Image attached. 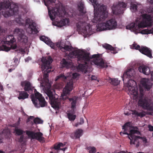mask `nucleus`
<instances>
[{
  "mask_svg": "<svg viewBox=\"0 0 153 153\" xmlns=\"http://www.w3.org/2000/svg\"><path fill=\"white\" fill-rule=\"evenodd\" d=\"M134 74V71L133 68L128 69L124 73L122 77L124 82H127L128 86L126 88L128 94L132 96L134 100L137 99L138 97V89L133 86V83L136 84V82L133 79H130Z\"/></svg>",
  "mask_w": 153,
  "mask_h": 153,
  "instance_id": "obj_1",
  "label": "nucleus"
},
{
  "mask_svg": "<svg viewBox=\"0 0 153 153\" xmlns=\"http://www.w3.org/2000/svg\"><path fill=\"white\" fill-rule=\"evenodd\" d=\"M89 0L92 4L94 9V17L93 22L97 23L104 20L108 15L106 6L104 5H100L97 0Z\"/></svg>",
  "mask_w": 153,
  "mask_h": 153,
  "instance_id": "obj_2",
  "label": "nucleus"
},
{
  "mask_svg": "<svg viewBox=\"0 0 153 153\" xmlns=\"http://www.w3.org/2000/svg\"><path fill=\"white\" fill-rule=\"evenodd\" d=\"M89 54L84 53L79 50H75L70 52L69 56L72 58H77L79 64L78 69L82 71H86L87 62L90 60Z\"/></svg>",
  "mask_w": 153,
  "mask_h": 153,
  "instance_id": "obj_3",
  "label": "nucleus"
},
{
  "mask_svg": "<svg viewBox=\"0 0 153 153\" xmlns=\"http://www.w3.org/2000/svg\"><path fill=\"white\" fill-rule=\"evenodd\" d=\"M84 7L83 2L80 1L78 5L79 13L76 15V19L79 21L76 25L77 29L79 30L85 29L86 27L89 24L87 22L88 20V18L86 14V12L84 10Z\"/></svg>",
  "mask_w": 153,
  "mask_h": 153,
  "instance_id": "obj_4",
  "label": "nucleus"
},
{
  "mask_svg": "<svg viewBox=\"0 0 153 153\" xmlns=\"http://www.w3.org/2000/svg\"><path fill=\"white\" fill-rule=\"evenodd\" d=\"M2 10L1 14L5 17L16 15L18 11V6L14 4L11 5L9 0H3L0 1V10Z\"/></svg>",
  "mask_w": 153,
  "mask_h": 153,
  "instance_id": "obj_5",
  "label": "nucleus"
},
{
  "mask_svg": "<svg viewBox=\"0 0 153 153\" xmlns=\"http://www.w3.org/2000/svg\"><path fill=\"white\" fill-rule=\"evenodd\" d=\"M73 87V84L72 82H68L63 89V93L61 94L63 100H65L68 99L71 104V108L72 110L74 111V109L76 108V105L77 103V97L76 96L69 98L67 95L69 94L71 91L72 90Z\"/></svg>",
  "mask_w": 153,
  "mask_h": 153,
  "instance_id": "obj_6",
  "label": "nucleus"
},
{
  "mask_svg": "<svg viewBox=\"0 0 153 153\" xmlns=\"http://www.w3.org/2000/svg\"><path fill=\"white\" fill-rule=\"evenodd\" d=\"M41 61V68L42 71H44L43 81L45 82V84H48L49 83L48 74L51 71V67L50 64L52 62L53 59L50 56L48 57H43Z\"/></svg>",
  "mask_w": 153,
  "mask_h": 153,
  "instance_id": "obj_7",
  "label": "nucleus"
},
{
  "mask_svg": "<svg viewBox=\"0 0 153 153\" xmlns=\"http://www.w3.org/2000/svg\"><path fill=\"white\" fill-rule=\"evenodd\" d=\"M45 5L47 6L48 12V14L51 19L53 21L54 20L56 16L59 17H62L65 13V11L62 10L60 11L59 8L56 7L53 8L52 7V10L49 7V4L54 3L56 0H43Z\"/></svg>",
  "mask_w": 153,
  "mask_h": 153,
  "instance_id": "obj_8",
  "label": "nucleus"
},
{
  "mask_svg": "<svg viewBox=\"0 0 153 153\" xmlns=\"http://www.w3.org/2000/svg\"><path fill=\"white\" fill-rule=\"evenodd\" d=\"M45 91L49 97L50 103L52 107L55 109H58L61 105V100L58 98V95L53 94L51 89L49 88L47 89Z\"/></svg>",
  "mask_w": 153,
  "mask_h": 153,
  "instance_id": "obj_9",
  "label": "nucleus"
},
{
  "mask_svg": "<svg viewBox=\"0 0 153 153\" xmlns=\"http://www.w3.org/2000/svg\"><path fill=\"white\" fill-rule=\"evenodd\" d=\"M31 100L35 106L37 108L44 107L47 105L48 103L45 101L44 97L38 92L35 93L34 96L31 97Z\"/></svg>",
  "mask_w": 153,
  "mask_h": 153,
  "instance_id": "obj_10",
  "label": "nucleus"
},
{
  "mask_svg": "<svg viewBox=\"0 0 153 153\" xmlns=\"http://www.w3.org/2000/svg\"><path fill=\"white\" fill-rule=\"evenodd\" d=\"M130 137H131V141H130V144H135L136 146L138 147L139 146V142L138 139H141L143 142L145 143H147V139L146 137H141L140 136H136L134 134L137 135H141L140 132L138 130H132L131 131Z\"/></svg>",
  "mask_w": 153,
  "mask_h": 153,
  "instance_id": "obj_11",
  "label": "nucleus"
},
{
  "mask_svg": "<svg viewBox=\"0 0 153 153\" xmlns=\"http://www.w3.org/2000/svg\"><path fill=\"white\" fill-rule=\"evenodd\" d=\"M142 20L139 22V26L142 28L151 26L153 24L152 16L150 14L145 13L142 15Z\"/></svg>",
  "mask_w": 153,
  "mask_h": 153,
  "instance_id": "obj_12",
  "label": "nucleus"
},
{
  "mask_svg": "<svg viewBox=\"0 0 153 153\" xmlns=\"http://www.w3.org/2000/svg\"><path fill=\"white\" fill-rule=\"evenodd\" d=\"M127 5L123 2H119L118 4L114 3L111 7L113 13L115 15L123 14V9L126 7Z\"/></svg>",
  "mask_w": 153,
  "mask_h": 153,
  "instance_id": "obj_13",
  "label": "nucleus"
},
{
  "mask_svg": "<svg viewBox=\"0 0 153 153\" xmlns=\"http://www.w3.org/2000/svg\"><path fill=\"white\" fill-rule=\"evenodd\" d=\"M138 104L139 106L141 107L144 109L153 111V104L148 99L139 98Z\"/></svg>",
  "mask_w": 153,
  "mask_h": 153,
  "instance_id": "obj_14",
  "label": "nucleus"
},
{
  "mask_svg": "<svg viewBox=\"0 0 153 153\" xmlns=\"http://www.w3.org/2000/svg\"><path fill=\"white\" fill-rule=\"evenodd\" d=\"M27 135L32 139H36L40 143H44L45 141V138L43 136V134L40 132H35L33 131L29 130L25 131Z\"/></svg>",
  "mask_w": 153,
  "mask_h": 153,
  "instance_id": "obj_15",
  "label": "nucleus"
},
{
  "mask_svg": "<svg viewBox=\"0 0 153 153\" xmlns=\"http://www.w3.org/2000/svg\"><path fill=\"white\" fill-rule=\"evenodd\" d=\"M92 58L94 59L92 62L96 65L98 68H103L108 67L107 65L104 62L103 59L100 57L99 54L92 55Z\"/></svg>",
  "mask_w": 153,
  "mask_h": 153,
  "instance_id": "obj_16",
  "label": "nucleus"
},
{
  "mask_svg": "<svg viewBox=\"0 0 153 153\" xmlns=\"http://www.w3.org/2000/svg\"><path fill=\"white\" fill-rule=\"evenodd\" d=\"M25 22L26 25H29V26L26 29V31L27 33L31 34L33 33H38L36 28V24L32 20L28 18L26 19Z\"/></svg>",
  "mask_w": 153,
  "mask_h": 153,
  "instance_id": "obj_17",
  "label": "nucleus"
},
{
  "mask_svg": "<svg viewBox=\"0 0 153 153\" xmlns=\"http://www.w3.org/2000/svg\"><path fill=\"white\" fill-rule=\"evenodd\" d=\"M14 33L18 36L19 39L24 43L27 42V37L25 35L24 31L22 29L16 28L14 31Z\"/></svg>",
  "mask_w": 153,
  "mask_h": 153,
  "instance_id": "obj_18",
  "label": "nucleus"
},
{
  "mask_svg": "<svg viewBox=\"0 0 153 153\" xmlns=\"http://www.w3.org/2000/svg\"><path fill=\"white\" fill-rule=\"evenodd\" d=\"M126 28L127 29L133 30L134 32L137 33H140V29L142 28L141 26H139V23L137 25L134 22H132L127 25L126 26Z\"/></svg>",
  "mask_w": 153,
  "mask_h": 153,
  "instance_id": "obj_19",
  "label": "nucleus"
},
{
  "mask_svg": "<svg viewBox=\"0 0 153 153\" xmlns=\"http://www.w3.org/2000/svg\"><path fill=\"white\" fill-rule=\"evenodd\" d=\"M141 83L143 87L147 91H149L152 86V83L150 80L145 78H143L141 80Z\"/></svg>",
  "mask_w": 153,
  "mask_h": 153,
  "instance_id": "obj_20",
  "label": "nucleus"
},
{
  "mask_svg": "<svg viewBox=\"0 0 153 153\" xmlns=\"http://www.w3.org/2000/svg\"><path fill=\"white\" fill-rule=\"evenodd\" d=\"M106 24L108 30H111L116 28L117 23L115 18H111L107 20Z\"/></svg>",
  "mask_w": 153,
  "mask_h": 153,
  "instance_id": "obj_21",
  "label": "nucleus"
},
{
  "mask_svg": "<svg viewBox=\"0 0 153 153\" xmlns=\"http://www.w3.org/2000/svg\"><path fill=\"white\" fill-rule=\"evenodd\" d=\"M40 40L45 42L47 45L50 46L51 48L53 49H55L56 48L54 44L48 38L45 36H40Z\"/></svg>",
  "mask_w": 153,
  "mask_h": 153,
  "instance_id": "obj_22",
  "label": "nucleus"
},
{
  "mask_svg": "<svg viewBox=\"0 0 153 153\" xmlns=\"http://www.w3.org/2000/svg\"><path fill=\"white\" fill-rule=\"evenodd\" d=\"M139 51L142 54L147 56L150 58L152 57L151 51L146 46H141V49L139 50Z\"/></svg>",
  "mask_w": 153,
  "mask_h": 153,
  "instance_id": "obj_23",
  "label": "nucleus"
},
{
  "mask_svg": "<svg viewBox=\"0 0 153 153\" xmlns=\"http://www.w3.org/2000/svg\"><path fill=\"white\" fill-rule=\"evenodd\" d=\"M83 130L80 129L76 130L74 132L71 133L70 135V137L73 139L79 138L82 135Z\"/></svg>",
  "mask_w": 153,
  "mask_h": 153,
  "instance_id": "obj_24",
  "label": "nucleus"
},
{
  "mask_svg": "<svg viewBox=\"0 0 153 153\" xmlns=\"http://www.w3.org/2000/svg\"><path fill=\"white\" fill-rule=\"evenodd\" d=\"M138 70L140 72L146 75H149L150 73L149 67L144 65L140 66L139 67Z\"/></svg>",
  "mask_w": 153,
  "mask_h": 153,
  "instance_id": "obj_25",
  "label": "nucleus"
},
{
  "mask_svg": "<svg viewBox=\"0 0 153 153\" xmlns=\"http://www.w3.org/2000/svg\"><path fill=\"white\" fill-rule=\"evenodd\" d=\"M62 67V68H70L71 66V62L68 59L63 58L61 62Z\"/></svg>",
  "mask_w": 153,
  "mask_h": 153,
  "instance_id": "obj_26",
  "label": "nucleus"
},
{
  "mask_svg": "<svg viewBox=\"0 0 153 153\" xmlns=\"http://www.w3.org/2000/svg\"><path fill=\"white\" fill-rule=\"evenodd\" d=\"M22 86L24 85V90L25 91H32V86L30 82L26 81L22 82L21 84Z\"/></svg>",
  "mask_w": 153,
  "mask_h": 153,
  "instance_id": "obj_27",
  "label": "nucleus"
},
{
  "mask_svg": "<svg viewBox=\"0 0 153 153\" xmlns=\"http://www.w3.org/2000/svg\"><path fill=\"white\" fill-rule=\"evenodd\" d=\"M97 30L100 31L108 30L106 22L99 23L97 25Z\"/></svg>",
  "mask_w": 153,
  "mask_h": 153,
  "instance_id": "obj_28",
  "label": "nucleus"
},
{
  "mask_svg": "<svg viewBox=\"0 0 153 153\" xmlns=\"http://www.w3.org/2000/svg\"><path fill=\"white\" fill-rule=\"evenodd\" d=\"M19 94L18 97L19 100H24L28 98L29 94L25 91H19Z\"/></svg>",
  "mask_w": 153,
  "mask_h": 153,
  "instance_id": "obj_29",
  "label": "nucleus"
},
{
  "mask_svg": "<svg viewBox=\"0 0 153 153\" xmlns=\"http://www.w3.org/2000/svg\"><path fill=\"white\" fill-rule=\"evenodd\" d=\"M65 145V144H63L62 143H59L57 145L55 144L54 145L53 148L56 150H61L63 151H65L66 148H60V147H63Z\"/></svg>",
  "mask_w": 153,
  "mask_h": 153,
  "instance_id": "obj_30",
  "label": "nucleus"
},
{
  "mask_svg": "<svg viewBox=\"0 0 153 153\" xmlns=\"http://www.w3.org/2000/svg\"><path fill=\"white\" fill-rule=\"evenodd\" d=\"M25 132L23 130L19 128L18 127L16 126L14 130V133L16 136H20L22 135V134Z\"/></svg>",
  "mask_w": 153,
  "mask_h": 153,
  "instance_id": "obj_31",
  "label": "nucleus"
},
{
  "mask_svg": "<svg viewBox=\"0 0 153 153\" xmlns=\"http://www.w3.org/2000/svg\"><path fill=\"white\" fill-rule=\"evenodd\" d=\"M128 123H127L124 124L123 126V129L124 130V131L123 132H120V134L121 135L122 134H127L128 136L127 137L130 140V141H131V137L130 136V134L131 133V131L132 130H135L134 129H131L129 131V133H128L127 132H126V126L127 125Z\"/></svg>",
  "mask_w": 153,
  "mask_h": 153,
  "instance_id": "obj_32",
  "label": "nucleus"
},
{
  "mask_svg": "<svg viewBox=\"0 0 153 153\" xmlns=\"http://www.w3.org/2000/svg\"><path fill=\"white\" fill-rule=\"evenodd\" d=\"M140 33L144 34H153V27L150 29H147L142 30Z\"/></svg>",
  "mask_w": 153,
  "mask_h": 153,
  "instance_id": "obj_33",
  "label": "nucleus"
},
{
  "mask_svg": "<svg viewBox=\"0 0 153 153\" xmlns=\"http://www.w3.org/2000/svg\"><path fill=\"white\" fill-rule=\"evenodd\" d=\"M68 77V76H65L63 74H61L57 76L56 78V81L60 79L63 81H65V80L67 79Z\"/></svg>",
  "mask_w": 153,
  "mask_h": 153,
  "instance_id": "obj_34",
  "label": "nucleus"
},
{
  "mask_svg": "<svg viewBox=\"0 0 153 153\" xmlns=\"http://www.w3.org/2000/svg\"><path fill=\"white\" fill-rule=\"evenodd\" d=\"M108 81L111 84L114 85H117L120 83V81L116 79L109 78Z\"/></svg>",
  "mask_w": 153,
  "mask_h": 153,
  "instance_id": "obj_35",
  "label": "nucleus"
},
{
  "mask_svg": "<svg viewBox=\"0 0 153 153\" xmlns=\"http://www.w3.org/2000/svg\"><path fill=\"white\" fill-rule=\"evenodd\" d=\"M103 47L107 50H109L111 51H114L115 50V48L113 47L111 45L108 44H105L102 45Z\"/></svg>",
  "mask_w": 153,
  "mask_h": 153,
  "instance_id": "obj_36",
  "label": "nucleus"
},
{
  "mask_svg": "<svg viewBox=\"0 0 153 153\" xmlns=\"http://www.w3.org/2000/svg\"><path fill=\"white\" fill-rule=\"evenodd\" d=\"M69 120L71 121H73L76 118V115L73 114L71 113H68L67 114Z\"/></svg>",
  "mask_w": 153,
  "mask_h": 153,
  "instance_id": "obj_37",
  "label": "nucleus"
},
{
  "mask_svg": "<svg viewBox=\"0 0 153 153\" xmlns=\"http://www.w3.org/2000/svg\"><path fill=\"white\" fill-rule=\"evenodd\" d=\"M133 114L136 116L140 117H143L145 116V114L144 112H141L139 113L136 111H133Z\"/></svg>",
  "mask_w": 153,
  "mask_h": 153,
  "instance_id": "obj_38",
  "label": "nucleus"
},
{
  "mask_svg": "<svg viewBox=\"0 0 153 153\" xmlns=\"http://www.w3.org/2000/svg\"><path fill=\"white\" fill-rule=\"evenodd\" d=\"M33 122L35 124H42L43 123V121L40 119L36 117L34 119Z\"/></svg>",
  "mask_w": 153,
  "mask_h": 153,
  "instance_id": "obj_39",
  "label": "nucleus"
},
{
  "mask_svg": "<svg viewBox=\"0 0 153 153\" xmlns=\"http://www.w3.org/2000/svg\"><path fill=\"white\" fill-rule=\"evenodd\" d=\"M13 62L12 65H13V67L16 68L18 65L19 62H18V59L16 58L15 57L13 59Z\"/></svg>",
  "mask_w": 153,
  "mask_h": 153,
  "instance_id": "obj_40",
  "label": "nucleus"
},
{
  "mask_svg": "<svg viewBox=\"0 0 153 153\" xmlns=\"http://www.w3.org/2000/svg\"><path fill=\"white\" fill-rule=\"evenodd\" d=\"M87 149L89 150V153H95L96 152V148L94 147H89Z\"/></svg>",
  "mask_w": 153,
  "mask_h": 153,
  "instance_id": "obj_41",
  "label": "nucleus"
},
{
  "mask_svg": "<svg viewBox=\"0 0 153 153\" xmlns=\"http://www.w3.org/2000/svg\"><path fill=\"white\" fill-rule=\"evenodd\" d=\"M132 48L138 50L139 51V50L141 49V48H140V46L139 45H137L135 42H134L133 44L132 45Z\"/></svg>",
  "mask_w": 153,
  "mask_h": 153,
  "instance_id": "obj_42",
  "label": "nucleus"
},
{
  "mask_svg": "<svg viewBox=\"0 0 153 153\" xmlns=\"http://www.w3.org/2000/svg\"><path fill=\"white\" fill-rule=\"evenodd\" d=\"M62 49H63L65 50L70 51L71 50V47L68 45H65L64 47L62 46Z\"/></svg>",
  "mask_w": 153,
  "mask_h": 153,
  "instance_id": "obj_43",
  "label": "nucleus"
},
{
  "mask_svg": "<svg viewBox=\"0 0 153 153\" xmlns=\"http://www.w3.org/2000/svg\"><path fill=\"white\" fill-rule=\"evenodd\" d=\"M131 8H132L134 11H136L137 9V5L135 4H132V2H131Z\"/></svg>",
  "mask_w": 153,
  "mask_h": 153,
  "instance_id": "obj_44",
  "label": "nucleus"
},
{
  "mask_svg": "<svg viewBox=\"0 0 153 153\" xmlns=\"http://www.w3.org/2000/svg\"><path fill=\"white\" fill-rule=\"evenodd\" d=\"M20 136V137L18 139V141L19 143H22L23 140L24 136L23 135Z\"/></svg>",
  "mask_w": 153,
  "mask_h": 153,
  "instance_id": "obj_45",
  "label": "nucleus"
},
{
  "mask_svg": "<svg viewBox=\"0 0 153 153\" xmlns=\"http://www.w3.org/2000/svg\"><path fill=\"white\" fill-rule=\"evenodd\" d=\"M9 37H11V39H10L9 41L12 44L15 41V40L13 36L12 35H10L9 36Z\"/></svg>",
  "mask_w": 153,
  "mask_h": 153,
  "instance_id": "obj_46",
  "label": "nucleus"
},
{
  "mask_svg": "<svg viewBox=\"0 0 153 153\" xmlns=\"http://www.w3.org/2000/svg\"><path fill=\"white\" fill-rule=\"evenodd\" d=\"M3 48L4 50L5 51H7L10 50V48L9 47H7L6 45H4L3 46Z\"/></svg>",
  "mask_w": 153,
  "mask_h": 153,
  "instance_id": "obj_47",
  "label": "nucleus"
},
{
  "mask_svg": "<svg viewBox=\"0 0 153 153\" xmlns=\"http://www.w3.org/2000/svg\"><path fill=\"white\" fill-rule=\"evenodd\" d=\"M78 75V74L76 73H74L72 74L73 77L74 79L76 78Z\"/></svg>",
  "mask_w": 153,
  "mask_h": 153,
  "instance_id": "obj_48",
  "label": "nucleus"
},
{
  "mask_svg": "<svg viewBox=\"0 0 153 153\" xmlns=\"http://www.w3.org/2000/svg\"><path fill=\"white\" fill-rule=\"evenodd\" d=\"M149 130L150 131H153V126L151 125H149L148 126Z\"/></svg>",
  "mask_w": 153,
  "mask_h": 153,
  "instance_id": "obj_49",
  "label": "nucleus"
},
{
  "mask_svg": "<svg viewBox=\"0 0 153 153\" xmlns=\"http://www.w3.org/2000/svg\"><path fill=\"white\" fill-rule=\"evenodd\" d=\"M84 123V120L83 118H81L80 119V122H79V124L82 125Z\"/></svg>",
  "mask_w": 153,
  "mask_h": 153,
  "instance_id": "obj_50",
  "label": "nucleus"
},
{
  "mask_svg": "<svg viewBox=\"0 0 153 153\" xmlns=\"http://www.w3.org/2000/svg\"><path fill=\"white\" fill-rule=\"evenodd\" d=\"M11 48L13 49H15L17 48V45L16 44H12L11 46Z\"/></svg>",
  "mask_w": 153,
  "mask_h": 153,
  "instance_id": "obj_51",
  "label": "nucleus"
},
{
  "mask_svg": "<svg viewBox=\"0 0 153 153\" xmlns=\"http://www.w3.org/2000/svg\"><path fill=\"white\" fill-rule=\"evenodd\" d=\"M34 118L33 116H30L29 118H28L27 120V122H29L31 120L33 119Z\"/></svg>",
  "mask_w": 153,
  "mask_h": 153,
  "instance_id": "obj_52",
  "label": "nucleus"
},
{
  "mask_svg": "<svg viewBox=\"0 0 153 153\" xmlns=\"http://www.w3.org/2000/svg\"><path fill=\"white\" fill-rule=\"evenodd\" d=\"M97 79V77L94 75H92L91 77V79L92 80H96Z\"/></svg>",
  "mask_w": 153,
  "mask_h": 153,
  "instance_id": "obj_53",
  "label": "nucleus"
},
{
  "mask_svg": "<svg viewBox=\"0 0 153 153\" xmlns=\"http://www.w3.org/2000/svg\"><path fill=\"white\" fill-rule=\"evenodd\" d=\"M65 19V24H68L69 23V20L68 19L66 18Z\"/></svg>",
  "mask_w": 153,
  "mask_h": 153,
  "instance_id": "obj_54",
  "label": "nucleus"
},
{
  "mask_svg": "<svg viewBox=\"0 0 153 153\" xmlns=\"http://www.w3.org/2000/svg\"><path fill=\"white\" fill-rule=\"evenodd\" d=\"M60 26L61 27L63 26H64L65 25H66L65 24V23H64V22H60Z\"/></svg>",
  "mask_w": 153,
  "mask_h": 153,
  "instance_id": "obj_55",
  "label": "nucleus"
},
{
  "mask_svg": "<svg viewBox=\"0 0 153 153\" xmlns=\"http://www.w3.org/2000/svg\"><path fill=\"white\" fill-rule=\"evenodd\" d=\"M56 45L57 47H59L61 49H62V47H61V46L60 45L59 43L57 42L56 43Z\"/></svg>",
  "mask_w": 153,
  "mask_h": 153,
  "instance_id": "obj_56",
  "label": "nucleus"
},
{
  "mask_svg": "<svg viewBox=\"0 0 153 153\" xmlns=\"http://www.w3.org/2000/svg\"><path fill=\"white\" fill-rule=\"evenodd\" d=\"M15 68L14 67V68H13V69L12 68H11L9 69V72H12V71H13V70H14Z\"/></svg>",
  "mask_w": 153,
  "mask_h": 153,
  "instance_id": "obj_57",
  "label": "nucleus"
},
{
  "mask_svg": "<svg viewBox=\"0 0 153 153\" xmlns=\"http://www.w3.org/2000/svg\"><path fill=\"white\" fill-rule=\"evenodd\" d=\"M151 79L152 80H153V71L152 72L151 74Z\"/></svg>",
  "mask_w": 153,
  "mask_h": 153,
  "instance_id": "obj_58",
  "label": "nucleus"
},
{
  "mask_svg": "<svg viewBox=\"0 0 153 153\" xmlns=\"http://www.w3.org/2000/svg\"><path fill=\"white\" fill-rule=\"evenodd\" d=\"M140 92L141 95V96H143V94L142 93L143 91V90H142V89L141 88H140Z\"/></svg>",
  "mask_w": 153,
  "mask_h": 153,
  "instance_id": "obj_59",
  "label": "nucleus"
},
{
  "mask_svg": "<svg viewBox=\"0 0 153 153\" xmlns=\"http://www.w3.org/2000/svg\"><path fill=\"white\" fill-rule=\"evenodd\" d=\"M80 124H79V123H77L75 124L74 126L77 127Z\"/></svg>",
  "mask_w": 153,
  "mask_h": 153,
  "instance_id": "obj_60",
  "label": "nucleus"
},
{
  "mask_svg": "<svg viewBox=\"0 0 153 153\" xmlns=\"http://www.w3.org/2000/svg\"><path fill=\"white\" fill-rule=\"evenodd\" d=\"M52 152H53V153H58V151L56 150V151L54 150Z\"/></svg>",
  "mask_w": 153,
  "mask_h": 153,
  "instance_id": "obj_61",
  "label": "nucleus"
},
{
  "mask_svg": "<svg viewBox=\"0 0 153 153\" xmlns=\"http://www.w3.org/2000/svg\"><path fill=\"white\" fill-rule=\"evenodd\" d=\"M60 22H64V23H65V19H63Z\"/></svg>",
  "mask_w": 153,
  "mask_h": 153,
  "instance_id": "obj_62",
  "label": "nucleus"
},
{
  "mask_svg": "<svg viewBox=\"0 0 153 153\" xmlns=\"http://www.w3.org/2000/svg\"><path fill=\"white\" fill-rule=\"evenodd\" d=\"M120 153H126V152L124 151H122L120 152Z\"/></svg>",
  "mask_w": 153,
  "mask_h": 153,
  "instance_id": "obj_63",
  "label": "nucleus"
},
{
  "mask_svg": "<svg viewBox=\"0 0 153 153\" xmlns=\"http://www.w3.org/2000/svg\"><path fill=\"white\" fill-rule=\"evenodd\" d=\"M0 153H4V152L3 151L0 150Z\"/></svg>",
  "mask_w": 153,
  "mask_h": 153,
  "instance_id": "obj_64",
  "label": "nucleus"
}]
</instances>
